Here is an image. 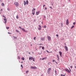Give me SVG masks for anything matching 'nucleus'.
<instances>
[{
    "label": "nucleus",
    "instance_id": "nucleus-49",
    "mask_svg": "<svg viewBox=\"0 0 76 76\" xmlns=\"http://www.w3.org/2000/svg\"><path fill=\"white\" fill-rule=\"evenodd\" d=\"M39 54H41V52L40 53H39Z\"/></svg>",
    "mask_w": 76,
    "mask_h": 76
},
{
    "label": "nucleus",
    "instance_id": "nucleus-12",
    "mask_svg": "<svg viewBox=\"0 0 76 76\" xmlns=\"http://www.w3.org/2000/svg\"><path fill=\"white\" fill-rule=\"evenodd\" d=\"M41 39L42 41H44V39H45V38H42Z\"/></svg>",
    "mask_w": 76,
    "mask_h": 76
},
{
    "label": "nucleus",
    "instance_id": "nucleus-56",
    "mask_svg": "<svg viewBox=\"0 0 76 76\" xmlns=\"http://www.w3.org/2000/svg\"><path fill=\"white\" fill-rule=\"evenodd\" d=\"M75 69H76V66H75Z\"/></svg>",
    "mask_w": 76,
    "mask_h": 76
},
{
    "label": "nucleus",
    "instance_id": "nucleus-13",
    "mask_svg": "<svg viewBox=\"0 0 76 76\" xmlns=\"http://www.w3.org/2000/svg\"><path fill=\"white\" fill-rule=\"evenodd\" d=\"M22 30L23 31H24V32H25V29H24V28H22Z\"/></svg>",
    "mask_w": 76,
    "mask_h": 76
},
{
    "label": "nucleus",
    "instance_id": "nucleus-37",
    "mask_svg": "<svg viewBox=\"0 0 76 76\" xmlns=\"http://www.w3.org/2000/svg\"><path fill=\"white\" fill-rule=\"evenodd\" d=\"M56 37H57L58 38V34H56Z\"/></svg>",
    "mask_w": 76,
    "mask_h": 76
},
{
    "label": "nucleus",
    "instance_id": "nucleus-52",
    "mask_svg": "<svg viewBox=\"0 0 76 76\" xmlns=\"http://www.w3.org/2000/svg\"><path fill=\"white\" fill-rule=\"evenodd\" d=\"M50 8H51V9H52V7H50Z\"/></svg>",
    "mask_w": 76,
    "mask_h": 76
},
{
    "label": "nucleus",
    "instance_id": "nucleus-41",
    "mask_svg": "<svg viewBox=\"0 0 76 76\" xmlns=\"http://www.w3.org/2000/svg\"><path fill=\"white\" fill-rule=\"evenodd\" d=\"M19 28H20V29H22V28H21V27H20V26L19 27Z\"/></svg>",
    "mask_w": 76,
    "mask_h": 76
},
{
    "label": "nucleus",
    "instance_id": "nucleus-42",
    "mask_svg": "<svg viewBox=\"0 0 76 76\" xmlns=\"http://www.w3.org/2000/svg\"><path fill=\"white\" fill-rule=\"evenodd\" d=\"M55 72L56 73H57V71L56 70H55Z\"/></svg>",
    "mask_w": 76,
    "mask_h": 76
},
{
    "label": "nucleus",
    "instance_id": "nucleus-22",
    "mask_svg": "<svg viewBox=\"0 0 76 76\" xmlns=\"http://www.w3.org/2000/svg\"><path fill=\"white\" fill-rule=\"evenodd\" d=\"M50 70H51V68H49L48 69V71H50Z\"/></svg>",
    "mask_w": 76,
    "mask_h": 76
},
{
    "label": "nucleus",
    "instance_id": "nucleus-38",
    "mask_svg": "<svg viewBox=\"0 0 76 76\" xmlns=\"http://www.w3.org/2000/svg\"><path fill=\"white\" fill-rule=\"evenodd\" d=\"M36 38V37H35L34 38V40H35Z\"/></svg>",
    "mask_w": 76,
    "mask_h": 76
},
{
    "label": "nucleus",
    "instance_id": "nucleus-1",
    "mask_svg": "<svg viewBox=\"0 0 76 76\" xmlns=\"http://www.w3.org/2000/svg\"><path fill=\"white\" fill-rule=\"evenodd\" d=\"M3 17L5 18L4 19V20L5 21V22H4V23H5V24H6V23H7V20L6 19V17L4 15H3Z\"/></svg>",
    "mask_w": 76,
    "mask_h": 76
},
{
    "label": "nucleus",
    "instance_id": "nucleus-45",
    "mask_svg": "<svg viewBox=\"0 0 76 76\" xmlns=\"http://www.w3.org/2000/svg\"><path fill=\"white\" fill-rule=\"evenodd\" d=\"M57 56H58V59H59V58H58V55H57Z\"/></svg>",
    "mask_w": 76,
    "mask_h": 76
},
{
    "label": "nucleus",
    "instance_id": "nucleus-55",
    "mask_svg": "<svg viewBox=\"0 0 76 76\" xmlns=\"http://www.w3.org/2000/svg\"><path fill=\"white\" fill-rule=\"evenodd\" d=\"M65 45H66V43H65Z\"/></svg>",
    "mask_w": 76,
    "mask_h": 76
},
{
    "label": "nucleus",
    "instance_id": "nucleus-3",
    "mask_svg": "<svg viewBox=\"0 0 76 76\" xmlns=\"http://www.w3.org/2000/svg\"><path fill=\"white\" fill-rule=\"evenodd\" d=\"M15 4V5L16 6H19V3L17 2H15L14 3Z\"/></svg>",
    "mask_w": 76,
    "mask_h": 76
},
{
    "label": "nucleus",
    "instance_id": "nucleus-64",
    "mask_svg": "<svg viewBox=\"0 0 76 76\" xmlns=\"http://www.w3.org/2000/svg\"><path fill=\"white\" fill-rule=\"evenodd\" d=\"M33 54H34V52H33Z\"/></svg>",
    "mask_w": 76,
    "mask_h": 76
},
{
    "label": "nucleus",
    "instance_id": "nucleus-4",
    "mask_svg": "<svg viewBox=\"0 0 76 76\" xmlns=\"http://www.w3.org/2000/svg\"><path fill=\"white\" fill-rule=\"evenodd\" d=\"M47 38H48L49 41H50V40H51V37H50L49 36H48L47 37Z\"/></svg>",
    "mask_w": 76,
    "mask_h": 76
},
{
    "label": "nucleus",
    "instance_id": "nucleus-10",
    "mask_svg": "<svg viewBox=\"0 0 76 76\" xmlns=\"http://www.w3.org/2000/svg\"><path fill=\"white\" fill-rule=\"evenodd\" d=\"M32 12L33 15H34V14H35V11H34V10H32Z\"/></svg>",
    "mask_w": 76,
    "mask_h": 76
},
{
    "label": "nucleus",
    "instance_id": "nucleus-7",
    "mask_svg": "<svg viewBox=\"0 0 76 76\" xmlns=\"http://www.w3.org/2000/svg\"><path fill=\"white\" fill-rule=\"evenodd\" d=\"M66 25H69V20H66Z\"/></svg>",
    "mask_w": 76,
    "mask_h": 76
},
{
    "label": "nucleus",
    "instance_id": "nucleus-31",
    "mask_svg": "<svg viewBox=\"0 0 76 76\" xmlns=\"http://www.w3.org/2000/svg\"><path fill=\"white\" fill-rule=\"evenodd\" d=\"M21 67H22V69H23V65H21Z\"/></svg>",
    "mask_w": 76,
    "mask_h": 76
},
{
    "label": "nucleus",
    "instance_id": "nucleus-47",
    "mask_svg": "<svg viewBox=\"0 0 76 76\" xmlns=\"http://www.w3.org/2000/svg\"><path fill=\"white\" fill-rule=\"evenodd\" d=\"M44 18H46V17H45V16H44Z\"/></svg>",
    "mask_w": 76,
    "mask_h": 76
},
{
    "label": "nucleus",
    "instance_id": "nucleus-8",
    "mask_svg": "<svg viewBox=\"0 0 76 76\" xmlns=\"http://www.w3.org/2000/svg\"><path fill=\"white\" fill-rule=\"evenodd\" d=\"M39 11L38 12H36V14L37 15H39Z\"/></svg>",
    "mask_w": 76,
    "mask_h": 76
},
{
    "label": "nucleus",
    "instance_id": "nucleus-58",
    "mask_svg": "<svg viewBox=\"0 0 76 76\" xmlns=\"http://www.w3.org/2000/svg\"><path fill=\"white\" fill-rule=\"evenodd\" d=\"M39 45H42V44H39Z\"/></svg>",
    "mask_w": 76,
    "mask_h": 76
},
{
    "label": "nucleus",
    "instance_id": "nucleus-19",
    "mask_svg": "<svg viewBox=\"0 0 76 76\" xmlns=\"http://www.w3.org/2000/svg\"><path fill=\"white\" fill-rule=\"evenodd\" d=\"M47 52L48 53H52L53 52L51 51L50 52H49L48 51V50H46Z\"/></svg>",
    "mask_w": 76,
    "mask_h": 76
},
{
    "label": "nucleus",
    "instance_id": "nucleus-34",
    "mask_svg": "<svg viewBox=\"0 0 76 76\" xmlns=\"http://www.w3.org/2000/svg\"><path fill=\"white\" fill-rule=\"evenodd\" d=\"M40 60H44V58H42V59H40Z\"/></svg>",
    "mask_w": 76,
    "mask_h": 76
},
{
    "label": "nucleus",
    "instance_id": "nucleus-36",
    "mask_svg": "<svg viewBox=\"0 0 76 76\" xmlns=\"http://www.w3.org/2000/svg\"><path fill=\"white\" fill-rule=\"evenodd\" d=\"M45 10H47V7L45 8Z\"/></svg>",
    "mask_w": 76,
    "mask_h": 76
},
{
    "label": "nucleus",
    "instance_id": "nucleus-20",
    "mask_svg": "<svg viewBox=\"0 0 76 76\" xmlns=\"http://www.w3.org/2000/svg\"><path fill=\"white\" fill-rule=\"evenodd\" d=\"M21 59L22 60H25V58H24L23 57Z\"/></svg>",
    "mask_w": 76,
    "mask_h": 76
},
{
    "label": "nucleus",
    "instance_id": "nucleus-32",
    "mask_svg": "<svg viewBox=\"0 0 76 76\" xmlns=\"http://www.w3.org/2000/svg\"><path fill=\"white\" fill-rule=\"evenodd\" d=\"M63 25V23H61V26H62V27Z\"/></svg>",
    "mask_w": 76,
    "mask_h": 76
},
{
    "label": "nucleus",
    "instance_id": "nucleus-25",
    "mask_svg": "<svg viewBox=\"0 0 76 76\" xmlns=\"http://www.w3.org/2000/svg\"><path fill=\"white\" fill-rule=\"evenodd\" d=\"M17 19H18L19 18V17H18V15H17L16 17Z\"/></svg>",
    "mask_w": 76,
    "mask_h": 76
},
{
    "label": "nucleus",
    "instance_id": "nucleus-2",
    "mask_svg": "<svg viewBox=\"0 0 76 76\" xmlns=\"http://www.w3.org/2000/svg\"><path fill=\"white\" fill-rule=\"evenodd\" d=\"M31 69H37V68L35 66H31Z\"/></svg>",
    "mask_w": 76,
    "mask_h": 76
},
{
    "label": "nucleus",
    "instance_id": "nucleus-17",
    "mask_svg": "<svg viewBox=\"0 0 76 76\" xmlns=\"http://www.w3.org/2000/svg\"><path fill=\"white\" fill-rule=\"evenodd\" d=\"M13 37L14 39H17V37Z\"/></svg>",
    "mask_w": 76,
    "mask_h": 76
},
{
    "label": "nucleus",
    "instance_id": "nucleus-62",
    "mask_svg": "<svg viewBox=\"0 0 76 76\" xmlns=\"http://www.w3.org/2000/svg\"><path fill=\"white\" fill-rule=\"evenodd\" d=\"M42 24L43 23H42Z\"/></svg>",
    "mask_w": 76,
    "mask_h": 76
},
{
    "label": "nucleus",
    "instance_id": "nucleus-28",
    "mask_svg": "<svg viewBox=\"0 0 76 76\" xmlns=\"http://www.w3.org/2000/svg\"><path fill=\"white\" fill-rule=\"evenodd\" d=\"M28 72H29V71H26V73H28Z\"/></svg>",
    "mask_w": 76,
    "mask_h": 76
},
{
    "label": "nucleus",
    "instance_id": "nucleus-5",
    "mask_svg": "<svg viewBox=\"0 0 76 76\" xmlns=\"http://www.w3.org/2000/svg\"><path fill=\"white\" fill-rule=\"evenodd\" d=\"M65 71H66V72H68L69 73H70V71H69V70L68 69H66Z\"/></svg>",
    "mask_w": 76,
    "mask_h": 76
},
{
    "label": "nucleus",
    "instance_id": "nucleus-59",
    "mask_svg": "<svg viewBox=\"0 0 76 76\" xmlns=\"http://www.w3.org/2000/svg\"><path fill=\"white\" fill-rule=\"evenodd\" d=\"M8 10H9V9H8Z\"/></svg>",
    "mask_w": 76,
    "mask_h": 76
},
{
    "label": "nucleus",
    "instance_id": "nucleus-23",
    "mask_svg": "<svg viewBox=\"0 0 76 76\" xmlns=\"http://www.w3.org/2000/svg\"><path fill=\"white\" fill-rule=\"evenodd\" d=\"M16 32H18V33H19V31H18V30H16Z\"/></svg>",
    "mask_w": 76,
    "mask_h": 76
},
{
    "label": "nucleus",
    "instance_id": "nucleus-39",
    "mask_svg": "<svg viewBox=\"0 0 76 76\" xmlns=\"http://www.w3.org/2000/svg\"><path fill=\"white\" fill-rule=\"evenodd\" d=\"M48 73L49 74V73H50V71H48Z\"/></svg>",
    "mask_w": 76,
    "mask_h": 76
},
{
    "label": "nucleus",
    "instance_id": "nucleus-44",
    "mask_svg": "<svg viewBox=\"0 0 76 76\" xmlns=\"http://www.w3.org/2000/svg\"><path fill=\"white\" fill-rule=\"evenodd\" d=\"M18 57V59H20V57L19 56Z\"/></svg>",
    "mask_w": 76,
    "mask_h": 76
},
{
    "label": "nucleus",
    "instance_id": "nucleus-53",
    "mask_svg": "<svg viewBox=\"0 0 76 76\" xmlns=\"http://www.w3.org/2000/svg\"><path fill=\"white\" fill-rule=\"evenodd\" d=\"M53 62H54V60H53Z\"/></svg>",
    "mask_w": 76,
    "mask_h": 76
},
{
    "label": "nucleus",
    "instance_id": "nucleus-61",
    "mask_svg": "<svg viewBox=\"0 0 76 76\" xmlns=\"http://www.w3.org/2000/svg\"><path fill=\"white\" fill-rule=\"evenodd\" d=\"M31 46H32V45H31Z\"/></svg>",
    "mask_w": 76,
    "mask_h": 76
},
{
    "label": "nucleus",
    "instance_id": "nucleus-50",
    "mask_svg": "<svg viewBox=\"0 0 76 76\" xmlns=\"http://www.w3.org/2000/svg\"><path fill=\"white\" fill-rule=\"evenodd\" d=\"M63 74H61V76H63Z\"/></svg>",
    "mask_w": 76,
    "mask_h": 76
},
{
    "label": "nucleus",
    "instance_id": "nucleus-29",
    "mask_svg": "<svg viewBox=\"0 0 76 76\" xmlns=\"http://www.w3.org/2000/svg\"><path fill=\"white\" fill-rule=\"evenodd\" d=\"M38 30H41V28H38Z\"/></svg>",
    "mask_w": 76,
    "mask_h": 76
},
{
    "label": "nucleus",
    "instance_id": "nucleus-24",
    "mask_svg": "<svg viewBox=\"0 0 76 76\" xmlns=\"http://www.w3.org/2000/svg\"><path fill=\"white\" fill-rule=\"evenodd\" d=\"M32 60H33V61H35V58H32Z\"/></svg>",
    "mask_w": 76,
    "mask_h": 76
},
{
    "label": "nucleus",
    "instance_id": "nucleus-21",
    "mask_svg": "<svg viewBox=\"0 0 76 76\" xmlns=\"http://www.w3.org/2000/svg\"><path fill=\"white\" fill-rule=\"evenodd\" d=\"M43 28H47V26H44Z\"/></svg>",
    "mask_w": 76,
    "mask_h": 76
},
{
    "label": "nucleus",
    "instance_id": "nucleus-51",
    "mask_svg": "<svg viewBox=\"0 0 76 76\" xmlns=\"http://www.w3.org/2000/svg\"><path fill=\"white\" fill-rule=\"evenodd\" d=\"M41 46H40L39 47L40 48H41Z\"/></svg>",
    "mask_w": 76,
    "mask_h": 76
},
{
    "label": "nucleus",
    "instance_id": "nucleus-14",
    "mask_svg": "<svg viewBox=\"0 0 76 76\" xmlns=\"http://www.w3.org/2000/svg\"><path fill=\"white\" fill-rule=\"evenodd\" d=\"M1 5L2 6H4V3H2Z\"/></svg>",
    "mask_w": 76,
    "mask_h": 76
},
{
    "label": "nucleus",
    "instance_id": "nucleus-15",
    "mask_svg": "<svg viewBox=\"0 0 76 76\" xmlns=\"http://www.w3.org/2000/svg\"><path fill=\"white\" fill-rule=\"evenodd\" d=\"M26 4H28V1L27 0L26 1Z\"/></svg>",
    "mask_w": 76,
    "mask_h": 76
},
{
    "label": "nucleus",
    "instance_id": "nucleus-57",
    "mask_svg": "<svg viewBox=\"0 0 76 76\" xmlns=\"http://www.w3.org/2000/svg\"><path fill=\"white\" fill-rule=\"evenodd\" d=\"M23 63V61L21 62V63Z\"/></svg>",
    "mask_w": 76,
    "mask_h": 76
},
{
    "label": "nucleus",
    "instance_id": "nucleus-46",
    "mask_svg": "<svg viewBox=\"0 0 76 76\" xmlns=\"http://www.w3.org/2000/svg\"><path fill=\"white\" fill-rule=\"evenodd\" d=\"M33 10H35V9L33 8Z\"/></svg>",
    "mask_w": 76,
    "mask_h": 76
},
{
    "label": "nucleus",
    "instance_id": "nucleus-54",
    "mask_svg": "<svg viewBox=\"0 0 76 76\" xmlns=\"http://www.w3.org/2000/svg\"><path fill=\"white\" fill-rule=\"evenodd\" d=\"M1 11H2V10H3L2 9H1Z\"/></svg>",
    "mask_w": 76,
    "mask_h": 76
},
{
    "label": "nucleus",
    "instance_id": "nucleus-43",
    "mask_svg": "<svg viewBox=\"0 0 76 76\" xmlns=\"http://www.w3.org/2000/svg\"><path fill=\"white\" fill-rule=\"evenodd\" d=\"M8 33L9 34H11V33H10L9 32H8Z\"/></svg>",
    "mask_w": 76,
    "mask_h": 76
},
{
    "label": "nucleus",
    "instance_id": "nucleus-48",
    "mask_svg": "<svg viewBox=\"0 0 76 76\" xmlns=\"http://www.w3.org/2000/svg\"><path fill=\"white\" fill-rule=\"evenodd\" d=\"M70 67H71V69L72 68V66H70Z\"/></svg>",
    "mask_w": 76,
    "mask_h": 76
},
{
    "label": "nucleus",
    "instance_id": "nucleus-30",
    "mask_svg": "<svg viewBox=\"0 0 76 76\" xmlns=\"http://www.w3.org/2000/svg\"><path fill=\"white\" fill-rule=\"evenodd\" d=\"M43 58L44 59H44L46 60V59H47V58L46 57H45V58Z\"/></svg>",
    "mask_w": 76,
    "mask_h": 76
},
{
    "label": "nucleus",
    "instance_id": "nucleus-6",
    "mask_svg": "<svg viewBox=\"0 0 76 76\" xmlns=\"http://www.w3.org/2000/svg\"><path fill=\"white\" fill-rule=\"evenodd\" d=\"M64 47L65 48L66 51H68V48H67V46H64Z\"/></svg>",
    "mask_w": 76,
    "mask_h": 76
},
{
    "label": "nucleus",
    "instance_id": "nucleus-35",
    "mask_svg": "<svg viewBox=\"0 0 76 76\" xmlns=\"http://www.w3.org/2000/svg\"><path fill=\"white\" fill-rule=\"evenodd\" d=\"M39 28H41V26H40V25H39Z\"/></svg>",
    "mask_w": 76,
    "mask_h": 76
},
{
    "label": "nucleus",
    "instance_id": "nucleus-63",
    "mask_svg": "<svg viewBox=\"0 0 76 76\" xmlns=\"http://www.w3.org/2000/svg\"><path fill=\"white\" fill-rule=\"evenodd\" d=\"M29 54H30V53H29Z\"/></svg>",
    "mask_w": 76,
    "mask_h": 76
},
{
    "label": "nucleus",
    "instance_id": "nucleus-16",
    "mask_svg": "<svg viewBox=\"0 0 76 76\" xmlns=\"http://www.w3.org/2000/svg\"><path fill=\"white\" fill-rule=\"evenodd\" d=\"M24 5H26V1H24Z\"/></svg>",
    "mask_w": 76,
    "mask_h": 76
},
{
    "label": "nucleus",
    "instance_id": "nucleus-9",
    "mask_svg": "<svg viewBox=\"0 0 76 76\" xmlns=\"http://www.w3.org/2000/svg\"><path fill=\"white\" fill-rule=\"evenodd\" d=\"M59 53L60 54V55L61 57V55L62 54V53H61V51H59Z\"/></svg>",
    "mask_w": 76,
    "mask_h": 76
},
{
    "label": "nucleus",
    "instance_id": "nucleus-27",
    "mask_svg": "<svg viewBox=\"0 0 76 76\" xmlns=\"http://www.w3.org/2000/svg\"><path fill=\"white\" fill-rule=\"evenodd\" d=\"M74 26H72V27H71V29H72L73 28H74Z\"/></svg>",
    "mask_w": 76,
    "mask_h": 76
},
{
    "label": "nucleus",
    "instance_id": "nucleus-60",
    "mask_svg": "<svg viewBox=\"0 0 76 76\" xmlns=\"http://www.w3.org/2000/svg\"><path fill=\"white\" fill-rule=\"evenodd\" d=\"M63 76H65V75H63Z\"/></svg>",
    "mask_w": 76,
    "mask_h": 76
},
{
    "label": "nucleus",
    "instance_id": "nucleus-33",
    "mask_svg": "<svg viewBox=\"0 0 76 76\" xmlns=\"http://www.w3.org/2000/svg\"><path fill=\"white\" fill-rule=\"evenodd\" d=\"M75 23H75V22H74V23H73V24L74 25H75Z\"/></svg>",
    "mask_w": 76,
    "mask_h": 76
},
{
    "label": "nucleus",
    "instance_id": "nucleus-26",
    "mask_svg": "<svg viewBox=\"0 0 76 76\" xmlns=\"http://www.w3.org/2000/svg\"><path fill=\"white\" fill-rule=\"evenodd\" d=\"M6 29H9V27H6Z\"/></svg>",
    "mask_w": 76,
    "mask_h": 76
},
{
    "label": "nucleus",
    "instance_id": "nucleus-18",
    "mask_svg": "<svg viewBox=\"0 0 76 76\" xmlns=\"http://www.w3.org/2000/svg\"><path fill=\"white\" fill-rule=\"evenodd\" d=\"M41 47H42V50H44V47L41 46Z\"/></svg>",
    "mask_w": 76,
    "mask_h": 76
},
{
    "label": "nucleus",
    "instance_id": "nucleus-40",
    "mask_svg": "<svg viewBox=\"0 0 76 76\" xmlns=\"http://www.w3.org/2000/svg\"><path fill=\"white\" fill-rule=\"evenodd\" d=\"M45 5H44L43 7H45Z\"/></svg>",
    "mask_w": 76,
    "mask_h": 76
},
{
    "label": "nucleus",
    "instance_id": "nucleus-11",
    "mask_svg": "<svg viewBox=\"0 0 76 76\" xmlns=\"http://www.w3.org/2000/svg\"><path fill=\"white\" fill-rule=\"evenodd\" d=\"M33 58H32V57H31L29 58V60H32Z\"/></svg>",
    "mask_w": 76,
    "mask_h": 76
}]
</instances>
